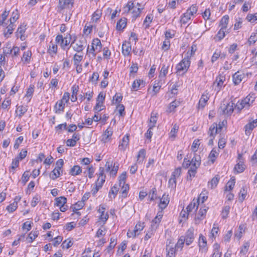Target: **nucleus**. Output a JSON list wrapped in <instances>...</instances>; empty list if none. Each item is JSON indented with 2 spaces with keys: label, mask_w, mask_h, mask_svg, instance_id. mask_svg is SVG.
Returning <instances> with one entry per match:
<instances>
[{
  "label": "nucleus",
  "mask_w": 257,
  "mask_h": 257,
  "mask_svg": "<svg viewBox=\"0 0 257 257\" xmlns=\"http://www.w3.org/2000/svg\"><path fill=\"white\" fill-rule=\"evenodd\" d=\"M149 197L150 198V201H153L157 199V189L156 188H153L150 190L149 194Z\"/></svg>",
  "instance_id": "43"
},
{
  "label": "nucleus",
  "mask_w": 257,
  "mask_h": 257,
  "mask_svg": "<svg viewBox=\"0 0 257 257\" xmlns=\"http://www.w3.org/2000/svg\"><path fill=\"white\" fill-rule=\"evenodd\" d=\"M234 171L236 173H240L244 171L245 170V165L242 161H239L237 164H236L234 168Z\"/></svg>",
  "instance_id": "9"
},
{
  "label": "nucleus",
  "mask_w": 257,
  "mask_h": 257,
  "mask_svg": "<svg viewBox=\"0 0 257 257\" xmlns=\"http://www.w3.org/2000/svg\"><path fill=\"white\" fill-rule=\"evenodd\" d=\"M55 205L60 207L66 203L67 198L64 196H61L55 198Z\"/></svg>",
  "instance_id": "22"
},
{
  "label": "nucleus",
  "mask_w": 257,
  "mask_h": 257,
  "mask_svg": "<svg viewBox=\"0 0 257 257\" xmlns=\"http://www.w3.org/2000/svg\"><path fill=\"white\" fill-rule=\"evenodd\" d=\"M194 228L190 227L186 231L185 236H181L183 238L185 239L187 245H189L193 241L194 239Z\"/></svg>",
  "instance_id": "3"
},
{
  "label": "nucleus",
  "mask_w": 257,
  "mask_h": 257,
  "mask_svg": "<svg viewBox=\"0 0 257 257\" xmlns=\"http://www.w3.org/2000/svg\"><path fill=\"white\" fill-rule=\"evenodd\" d=\"M62 173V170H59L58 168L55 167L50 173V177L52 180H55L58 178Z\"/></svg>",
  "instance_id": "20"
},
{
  "label": "nucleus",
  "mask_w": 257,
  "mask_h": 257,
  "mask_svg": "<svg viewBox=\"0 0 257 257\" xmlns=\"http://www.w3.org/2000/svg\"><path fill=\"white\" fill-rule=\"evenodd\" d=\"M26 26H22L21 25L19 28H18L17 33H19L21 34L20 36V38L22 40H23V34L25 33L26 31Z\"/></svg>",
  "instance_id": "60"
},
{
  "label": "nucleus",
  "mask_w": 257,
  "mask_h": 257,
  "mask_svg": "<svg viewBox=\"0 0 257 257\" xmlns=\"http://www.w3.org/2000/svg\"><path fill=\"white\" fill-rule=\"evenodd\" d=\"M146 157V150L141 149L138 153L137 156V162L138 163H142Z\"/></svg>",
  "instance_id": "30"
},
{
  "label": "nucleus",
  "mask_w": 257,
  "mask_h": 257,
  "mask_svg": "<svg viewBox=\"0 0 257 257\" xmlns=\"http://www.w3.org/2000/svg\"><path fill=\"white\" fill-rule=\"evenodd\" d=\"M243 75L240 74L238 71L233 75V81L235 85L238 84L242 80Z\"/></svg>",
  "instance_id": "15"
},
{
  "label": "nucleus",
  "mask_w": 257,
  "mask_h": 257,
  "mask_svg": "<svg viewBox=\"0 0 257 257\" xmlns=\"http://www.w3.org/2000/svg\"><path fill=\"white\" fill-rule=\"evenodd\" d=\"M32 53L30 51L25 52L23 54L22 61H24L25 62L29 63L30 61Z\"/></svg>",
  "instance_id": "41"
},
{
  "label": "nucleus",
  "mask_w": 257,
  "mask_h": 257,
  "mask_svg": "<svg viewBox=\"0 0 257 257\" xmlns=\"http://www.w3.org/2000/svg\"><path fill=\"white\" fill-rule=\"evenodd\" d=\"M199 249L202 252H206L207 250V242L199 241Z\"/></svg>",
  "instance_id": "62"
},
{
  "label": "nucleus",
  "mask_w": 257,
  "mask_h": 257,
  "mask_svg": "<svg viewBox=\"0 0 257 257\" xmlns=\"http://www.w3.org/2000/svg\"><path fill=\"white\" fill-rule=\"evenodd\" d=\"M71 40V36L68 34L66 37H65L61 43V47L62 49L65 50L66 47L70 43Z\"/></svg>",
  "instance_id": "19"
},
{
  "label": "nucleus",
  "mask_w": 257,
  "mask_h": 257,
  "mask_svg": "<svg viewBox=\"0 0 257 257\" xmlns=\"http://www.w3.org/2000/svg\"><path fill=\"white\" fill-rule=\"evenodd\" d=\"M153 17L152 15H147L144 21V25L145 26V28L147 29L150 27L149 24L152 22Z\"/></svg>",
  "instance_id": "52"
},
{
  "label": "nucleus",
  "mask_w": 257,
  "mask_h": 257,
  "mask_svg": "<svg viewBox=\"0 0 257 257\" xmlns=\"http://www.w3.org/2000/svg\"><path fill=\"white\" fill-rule=\"evenodd\" d=\"M184 242H185V239L183 238L182 237V236H181L180 238L178 240L177 243L176 244L175 248L176 249H178L179 248H180L181 249H182L183 247Z\"/></svg>",
  "instance_id": "50"
},
{
  "label": "nucleus",
  "mask_w": 257,
  "mask_h": 257,
  "mask_svg": "<svg viewBox=\"0 0 257 257\" xmlns=\"http://www.w3.org/2000/svg\"><path fill=\"white\" fill-rule=\"evenodd\" d=\"M246 190H245L244 187H242L240 191L239 194V200L240 201L242 202L244 200L245 196H246Z\"/></svg>",
  "instance_id": "53"
},
{
  "label": "nucleus",
  "mask_w": 257,
  "mask_h": 257,
  "mask_svg": "<svg viewBox=\"0 0 257 257\" xmlns=\"http://www.w3.org/2000/svg\"><path fill=\"white\" fill-rule=\"evenodd\" d=\"M246 19L248 22L251 23L254 22L257 20V13L254 14H248L246 17Z\"/></svg>",
  "instance_id": "64"
},
{
  "label": "nucleus",
  "mask_w": 257,
  "mask_h": 257,
  "mask_svg": "<svg viewBox=\"0 0 257 257\" xmlns=\"http://www.w3.org/2000/svg\"><path fill=\"white\" fill-rule=\"evenodd\" d=\"M208 99L209 97L207 96V95L203 94L199 101L198 107L199 108H203L205 106Z\"/></svg>",
  "instance_id": "16"
},
{
  "label": "nucleus",
  "mask_w": 257,
  "mask_h": 257,
  "mask_svg": "<svg viewBox=\"0 0 257 257\" xmlns=\"http://www.w3.org/2000/svg\"><path fill=\"white\" fill-rule=\"evenodd\" d=\"M74 41L75 40L71 43V46L73 47L74 51L77 52H82L85 47L86 41L85 40H80L76 44H74Z\"/></svg>",
  "instance_id": "4"
},
{
  "label": "nucleus",
  "mask_w": 257,
  "mask_h": 257,
  "mask_svg": "<svg viewBox=\"0 0 257 257\" xmlns=\"http://www.w3.org/2000/svg\"><path fill=\"white\" fill-rule=\"evenodd\" d=\"M118 189L119 188L117 187L116 185H114L113 187L111 188L108 194V197L111 200H112V198L111 196V194H113V198H115L117 194V192L118 191Z\"/></svg>",
  "instance_id": "34"
},
{
  "label": "nucleus",
  "mask_w": 257,
  "mask_h": 257,
  "mask_svg": "<svg viewBox=\"0 0 257 257\" xmlns=\"http://www.w3.org/2000/svg\"><path fill=\"white\" fill-rule=\"evenodd\" d=\"M198 10V7L195 5H192L189 9H187V11L191 16H193L194 14H196Z\"/></svg>",
  "instance_id": "46"
},
{
  "label": "nucleus",
  "mask_w": 257,
  "mask_h": 257,
  "mask_svg": "<svg viewBox=\"0 0 257 257\" xmlns=\"http://www.w3.org/2000/svg\"><path fill=\"white\" fill-rule=\"evenodd\" d=\"M167 251V257H175L176 249L172 246L167 245L166 248Z\"/></svg>",
  "instance_id": "35"
},
{
  "label": "nucleus",
  "mask_w": 257,
  "mask_h": 257,
  "mask_svg": "<svg viewBox=\"0 0 257 257\" xmlns=\"http://www.w3.org/2000/svg\"><path fill=\"white\" fill-rule=\"evenodd\" d=\"M126 178V172H122L118 177L119 186H121L122 184L125 183Z\"/></svg>",
  "instance_id": "47"
},
{
  "label": "nucleus",
  "mask_w": 257,
  "mask_h": 257,
  "mask_svg": "<svg viewBox=\"0 0 257 257\" xmlns=\"http://www.w3.org/2000/svg\"><path fill=\"white\" fill-rule=\"evenodd\" d=\"M234 108V103L233 102H227L221 103L220 106L218 109V111L220 114L226 115L230 116L233 113Z\"/></svg>",
  "instance_id": "2"
},
{
  "label": "nucleus",
  "mask_w": 257,
  "mask_h": 257,
  "mask_svg": "<svg viewBox=\"0 0 257 257\" xmlns=\"http://www.w3.org/2000/svg\"><path fill=\"white\" fill-rule=\"evenodd\" d=\"M196 167H191L190 169L188 171V176L187 177V180H191L192 178L195 175L197 170Z\"/></svg>",
  "instance_id": "33"
},
{
  "label": "nucleus",
  "mask_w": 257,
  "mask_h": 257,
  "mask_svg": "<svg viewBox=\"0 0 257 257\" xmlns=\"http://www.w3.org/2000/svg\"><path fill=\"white\" fill-rule=\"evenodd\" d=\"M38 233L37 231H31L28 235L27 240L29 243H31L37 237Z\"/></svg>",
  "instance_id": "36"
},
{
  "label": "nucleus",
  "mask_w": 257,
  "mask_h": 257,
  "mask_svg": "<svg viewBox=\"0 0 257 257\" xmlns=\"http://www.w3.org/2000/svg\"><path fill=\"white\" fill-rule=\"evenodd\" d=\"M192 57V53H186L184 58L179 63L176 67V73L178 74L183 72L186 73L190 65V58Z\"/></svg>",
  "instance_id": "1"
},
{
  "label": "nucleus",
  "mask_w": 257,
  "mask_h": 257,
  "mask_svg": "<svg viewBox=\"0 0 257 257\" xmlns=\"http://www.w3.org/2000/svg\"><path fill=\"white\" fill-rule=\"evenodd\" d=\"M224 80V78L223 76H218L217 77L216 80L214 82V84H216L217 88L215 89L217 91H220L221 87L222 86L223 84V82Z\"/></svg>",
  "instance_id": "18"
},
{
  "label": "nucleus",
  "mask_w": 257,
  "mask_h": 257,
  "mask_svg": "<svg viewBox=\"0 0 257 257\" xmlns=\"http://www.w3.org/2000/svg\"><path fill=\"white\" fill-rule=\"evenodd\" d=\"M65 107V103L63 102L62 100L58 101L55 105L54 106V109L55 113H59L61 111H63Z\"/></svg>",
  "instance_id": "11"
},
{
  "label": "nucleus",
  "mask_w": 257,
  "mask_h": 257,
  "mask_svg": "<svg viewBox=\"0 0 257 257\" xmlns=\"http://www.w3.org/2000/svg\"><path fill=\"white\" fill-rule=\"evenodd\" d=\"M191 16L186 12L181 17L180 22L182 24H187L191 19Z\"/></svg>",
  "instance_id": "28"
},
{
  "label": "nucleus",
  "mask_w": 257,
  "mask_h": 257,
  "mask_svg": "<svg viewBox=\"0 0 257 257\" xmlns=\"http://www.w3.org/2000/svg\"><path fill=\"white\" fill-rule=\"evenodd\" d=\"M19 15L18 13L17 10H16V12H14L12 13V16L10 19V23L14 24V23L19 19Z\"/></svg>",
  "instance_id": "51"
},
{
  "label": "nucleus",
  "mask_w": 257,
  "mask_h": 257,
  "mask_svg": "<svg viewBox=\"0 0 257 257\" xmlns=\"http://www.w3.org/2000/svg\"><path fill=\"white\" fill-rule=\"evenodd\" d=\"M235 179H231L230 180H229L226 184V186H225V191H230L231 190L233 187H234V186L235 185Z\"/></svg>",
  "instance_id": "45"
},
{
  "label": "nucleus",
  "mask_w": 257,
  "mask_h": 257,
  "mask_svg": "<svg viewBox=\"0 0 257 257\" xmlns=\"http://www.w3.org/2000/svg\"><path fill=\"white\" fill-rule=\"evenodd\" d=\"M218 132L217 123H213L210 126L208 134L210 138H214Z\"/></svg>",
  "instance_id": "8"
},
{
  "label": "nucleus",
  "mask_w": 257,
  "mask_h": 257,
  "mask_svg": "<svg viewBox=\"0 0 257 257\" xmlns=\"http://www.w3.org/2000/svg\"><path fill=\"white\" fill-rule=\"evenodd\" d=\"M126 26V19H120L116 24V29L118 31H121L125 28Z\"/></svg>",
  "instance_id": "12"
},
{
  "label": "nucleus",
  "mask_w": 257,
  "mask_h": 257,
  "mask_svg": "<svg viewBox=\"0 0 257 257\" xmlns=\"http://www.w3.org/2000/svg\"><path fill=\"white\" fill-rule=\"evenodd\" d=\"M179 104H180V102L178 101L175 100V101H173V102H172L170 104L169 106V109L170 110V111H174V109L178 106H179Z\"/></svg>",
  "instance_id": "63"
},
{
  "label": "nucleus",
  "mask_w": 257,
  "mask_h": 257,
  "mask_svg": "<svg viewBox=\"0 0 257 257\" xmlns=\"http://www.w3.org/2000/svg\"><path fill=\"white\" fill-rule=\"evenodd\" d=\"M207 192H205V191H203L201 193L199 196L198 197L197 201L196 203H198V202L201 200V203H203L205 200L208 198V196L206 195Z\"/></svg>",
  "instance_id": "55"
},
{
  "label": "nucleus",
  "mask_w": 257,
  "mask_h": 257,
  "mask_svg": "<svg viewBox=\"0 0 257 257\" xmlns=\"http://www.w3.org/2000/svg\"><path fill=\"white\" fill-rule=\"evenodd\" d=\"M121 193L122 196L124 198L126 197L127 196V192L129 190V185L127 184L123 183L122 184L121 186Z\"/></svg>",
  "instance_id": "42"
},
{
  "label": "nucleus",
  "mask_w": 257,
  "mask_h": 257,
  "mask_svg": "<svg viewBox=\"0 0 257 257\" xmlns=\"http://www.w3.org/2000/svg\"><path fill=\"white\" fill-rule=\"evenodd\" d=\"M143 85V86L145 85V83L143 80H141L140 79L139 80H136L134 81L133 84H132V89L133 90L136 91L138 90L141 85Z\"/></svg>",
  "instance_id": "26"
},
{
  "label": "nucleus",
  "mask_w": 257,
  "mask_h": 257,
  "mask_svg": "<svg viewBox=\"0 0 257 257\" xmlns=\"http://www.w3.org/2000/svg\"><path fill=\"white\" fill-rule=\"evenodd\" d=\"M91 45L94 46V47L95 49L96 53L100 52L102 48V45L100 40L99 39H94L92 41Z\"/></svg>",
  "instance_id": "13"
},
{
  "label": "nucleus",
  "mask_w": 257,
  "mask_h": 257,
  "mask_svg": "<svg viewBox=\"0 0 257 257\" xmlns=\"http://www.w3.org/2000/svg\"><path fill=\"white\" fill-rule=\"evenodd\" d=\"M15 25L10 23L6 28V30L4 31V34L5 37H9L13 33Z\"/></svg>",
  "instance_id": "21"
},
{
  "label": "nucleus",
  "mask_w": 257,
  "mask_h": 257,
  "mask_svg": "<svg viewBox=\"0 0 257 257\" xmlns=\"http://www.w3.org/2000/svg\"><path fill=\"white\" fill-rule=\"evenodd\" d=\"M225 29L221 28L214 38V39H217L216 41H219L224 38L225 36Z\"/></svg>",
  "instance_id": "27"
},
{
  "label": "nucleus",
  "mask_w": 257,
  "mask_h": 257,
  "mask_svg": "<svg viewBox=\"0 0 257 257\" xmlns=\"http://www.w3.org/2000/svg\"><path fill=\"white\" fill-rule=\"evenodd\" d=\"M131 51V45L129 43H123L122 45V53L124 56H128Z\"/></svg>",
  "instance_id": "10"
},
{
  "label": "nucleus",
  "mask_w": 257,
  "mask_h": 257,
  "mask_svg": "<svg viewBox=\"0 0 257 257\" xmlns=\"http://www.w3.org/2000/svg\"><path fill=\"white\" fill-rule=\"evenodd\" d=\"M103 103H101L99 102H97L95 106L94 107V110L95 113H97L103 109L104 106H103Z\"/></svg>",
  "instance_id": "61"
},
{
  "label": "nucleus",
  "mask_w": 257,
  "mask_h": 257,
  "mask_svg": "<svg viewBox=\"0 0 257 257\" xmlns=\"http://www.w3.org/2000/svg\"><path fill=\"white\" fill-rule=\"evenodd\" d=\"M27 110V108L26 107L21 105L17 108L16 113H18L19 117H21L25 113Z\"/></svg>",
  "instance_id": "44"
},
{
  "label": "nucleus",
  "mask_w": 257,
  "mask_h": 257,
  "mask_svg": "<svg viewBox=\"0 0 257 257\" xmlns=\"http://www.w3.org/2000/svg\"><path fill=\"white\" fill-rule=\"evenodd\" d=\"M169 67V65H166L165 64L163 65L159 75V78L160 79L162 78V77H165L166 74L168 73Z\"/></svg>",
  "instance_id": "37"
},
{
  "label": "nucleus",
  "mask_w": 257,
  "mask_h": 257,
  "mask_svg": "<svg viewBox=\"0 0 257 257\" xmlns=\"http://www.w3.org/2000/svg\"><path fill=\"white\" fill-rule=\"evenodd\" d=\"M81 172V167L78 165H75L70 169L69 174L72 176H76L80 174Z\"/></svg>",
  "instance_id": "17"
},
{
  "label": "nucleus",
  "mask_w": 257,
  "mask_h": 257,
  "mask_svg": "<svg viewBox=\"0 0 257 257\" xmlns=\"http://www.w3.org/2000/svg\"><path fill=\"white\" fill-rule=\"evenodd\" d=\"M82 58H83L82 55H79L77 54H75L74 55V57H73L74 65L78 66V64L81 61Z\"/></svg>",
  "instance_id": "59"
},
{
  "label": "nucleus",
  "mask_w": 257,
  "mask_h": 257,
  "mask_svg": "<svg viewBox=\"0 0 257 257\" xmlns=\"http://www.w3.org/2000/svg\"><path fill=\"white\" fill-rule=\"evenodd\" d=\"M254 97L250 95L247 96L242 100L245 104L246 106L248 107L254 101Z\"/></svg>",
  "instance_id": "40"
},
{
  "label": "nucleus",
  "mask_w": 257,
  "mask_h": 257,
  "mask_svg": "<svg viewBox=\"0 0 257 257\" xmlns=\"http://www.w3.org/2000/svg\"><path fill=\"white\" fill-rule=\"evenodd\" d=\"M113 132L112 130L108 127L106 131L104 132L103 136L102 141L104 142H106L109 137L111 136L112 135Z\"/></svg>",
  "instance_id": "23"
},
{
  "label": "nucleus",
  "mask_w": 257,
  "mask_h": 257,
  "mask_svg": "<svg viewBox=\"0 0 257 257\" xmlns=\"http://www.w3.org/2000/svg\"><path fill=\"white\" fill-rule=\"evenodd\" d=\"M229 17L227 15L224 16L220 21L219 26L222 28L226 29L228 23Z\"/></svg>",
  "instance_id": "24"
},
{
  "label": "nucleus",
  "mask_w": 257,
  "mask_h": 257,
  "mask_svg": "<svg viewBox=\"0 0 257 257\" xmlns=\"http://www.w3.org/2000/svg\"><path fill=\"white\" fill-rule=\"evenodd\" d=\"M250 244L248 241L245 242L241 248L240 253L245 254L248 251Z\"/></svg>",
  "instance_id": "49"
},
{
  "label": "nucleus",
  "mask_w": 257,
  "mask_h": 257,
  "mask_svg": "<svg viewBox=\"0 0 257 257\" xmlns=\"http://www.w3.org/2000/svg\"><path fill=\"white\" fill-rule=\"evenodd\" d=\"M34 86L33 85H30L29 87L28 88L25 97H31L33 94L34 91Z\"/></svg>",
  "instance_id": "57"
},
{
  "label": "nucleus",
  "mask_w": 257,
  "mask_h": 257,
  "mask_svg": "<svg viewBox=\"0 0 257 257\" xmlns=\"http://www.w3.org/2000/svg\"><path fill=\"white\" fill-rule=\"evenodd\" d=\"M19 158H15L12 163L11 169L13 170V173H15V169L19 166Z\"/></svg>",
  "instance_id": "56"
},
{
  "label": "nucleus",
  "mask_w": 257,
  "mask_h": 257,
  "mask_svg": "<svg viewBox=\"0 0 257 257\" xmlns=\"http://www.w3.org/2000/svg\"><path fill=\"white\" fill-rule=\"evenodd\" d=\"M73 0H59V7L63 10L65 8V6L69 5L70 4H73Z\"/></svg>",
  "instance_id": "39"
},
{
  "label": "nucleus",
  "mask_w": 257,
  "mask_h": 257,
  "mask_svg": "<svg viewBox=\"0 0 257 257\" xmlns=\"http://www.w3.org/2000/svg\"><path fill=\"white\" fill-rule=\"evenodd\" d=\"M129 143V136L127 135H125L122 139L121 142L119 143L118 148L120 150L124 151Z\"/></svg>",
  "instance_id": "6"
},
{
  "label": "nucleus",
  "mask_w": 257,
  "mask_h": 257,
  "mask_svg": "<svg viewBox=\"0 0 257 257\" xmlns=\"http://www.w3.org/2000/svg\"><path fill=\"white\" fill-rule=\"evenodd\" d=\"M257 126V119L251 120L250 119L249 122L245 126V133L246 135H249L253 128Z\"/></svg>",
  "instance_id": "5"
},
{
  "label": "nucleus",
  "mask_w": 257,
  "mask_h": 257,
  "mask_svg": "<svg viewBox=\"0 0 257 257\" xmlns=\"http://www.w3.org/2000/svg\"><path fill=\"white\" fill-rule=\"evenodd\" d=\"M170 200L168 198V195H166L165 194H163L162 198L160 199V202L159 203V207L161 209H165L168 203H169Z\"/></svg>",
  "instance_id": "7"
},
{
  "label": "nucleus",
  "mask_w": 257,
  "mask_h": 257,
  "mask_svg": "<svg viewBox=\"0 0 257 257\" xmlns=\"http://www.w3.org/2000/svg\"><path fill=\"white\" fill-rule=\"evenodd\" d=\"M101 12L99 10H96L92 15V19L93 21L97 22L101 16Z\"/></svg>",
  "instance_id": "58"
},
{
  "label": "nucleus",
  "mask_w": 257,
  "mask_h": 257,
  "mask_svg": "<svg viewBox=\"0 0 257 257\" xmlns=\"http://www.w3.org/2000/svg\"><path fill=\"white\" fill-rule=\"evenodd\" d=\"M192 164L191 167H196V168H198L199 166L200 165L201 163V160H200V157L199 156H195L192 159L191 161Z\"/></svg>",
  "instance_id": "31"
},
{
  "label": "nucleus",
  "mask_w": 257,
  "mask_h": 257,
  "mask_svg": "<svg viewBox=\"0 0 257 257\" xmlns=\"http://www.w3.org/2000/svg\"><path fill=\"white\" fill-rule=\"evenodd\" d=\"M219 154L218 152L217 151L216 149L215 148H213L212 151L210 152L208 158L210 159V160L211 162L213 163L216 157L218 156Z\"/></svg>",
  "instance_id": "25"
},
{
  "label": "nucleus",
  "mask_w": 257,
  "mask_h": 257,
  "mask_svg": "<svg viewBox=\"0 0 257 257\" xmlns=\"http://www.w3.org/2000/svg\"><path fill=\"white\" fill-rule=\"evenodd\" d=\"M157 120V113H152L149 124V126H150V128H153L155 126Z\"/></svg>",
  "instance_id": "38"
},
{
  "label": "nucleus",
  "mask_w": 257,
  "mask_h": 257,
  "mask_svg": "<svg viewBox=\"0 0 257 257\" xmlns=\"http://www.w3.org/2000/svg\"><path fill=\"white\" fill-rule=\"evenodd\" d=\"M229 210L230 207L229 206H225L223 207L221 212V216L223 219H225L227 217Z\"/></svg>",
  "instance_id": "48"
},
{
  "label": "nucleus",
  "mask_w": 257,
  "mask_h": 257,
  "mask_svg": "<svg viewBox=\"0 0 257 257\" xmlns=\"http://www.w3.org/2000/svg\"><path fill=\"white\" fill-rule=\"evenodd\" d=\"M219 177L218 175H216L214 177H213L210 181L208 182V187L211 189H213L215 188L219 182Z\"/></svg>",
  "instance_id": "14"
},
{
  "label": "nucleus",
  "mask_w": 257,
  "mask_h": 257,
  "mask_svg": "<svg viewBox=\"0 0 257 257\" xmlns=\"http://www.w3.org/2000/svg\"><path fill=\"white\" fill-rule=\"evenodd\" d=\"M207 209L208 207L205 206L200 208L198 212V215H199L200 217L197 216L195 217V220H196L197 219H202V217H204L205 216Z\"/></svg>",
  "instance_id": "32"
},
{
  "label": "nucleus",
  "mask_w": 257,
  "mask_h": 257,
  "mask_svg": "<svg viewBox=\"0 0 257 257\" xmlns=\"http://www.w3.org/2000/svg\"><path fill=\"white\" fill-rule=\"evenodd\" d=\"M17 203L14 202L7 207V209L9 212H13L17 208Z\"/></svg>",
  "instance_id": "54"
},
{
  "label": "nucleus",
  "mask_w": 257,
  "mask_h": 257,
  "mask_svg": "<svg viewBox=\"0 0 257 257\" xmlns=\"http://www.w3.org/2000/svg\"><path fill=\"white\" fill-rule=\"evenodd\" d=\"M105 210V208L103 206H100L98 209V212L101 213L100 219L102 220L104 222H105L108 218V215L107 213L105 214L104 217H103Z\"/></svg>",
  "instance_id": "29"
}]
</instances>
